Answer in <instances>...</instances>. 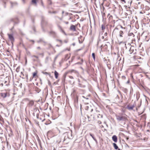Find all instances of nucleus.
I'll list each match as a JSON object with an SVG mask.
<instances>
[{
  "instance_id": "ddd939ff",
  "label": "nucleus",
  "mask_w": 150,
  "mask_h": 150,
  "mask_svg": "<svg viewBox=\"0 0 150 150\" xmlns=\"http://www.w3.org/2000/svg\"><path fill=\"white\" fill-rule=\"evenodd\" d=\"M28 105L29 106H32L34 105V101L33 100L30 101Z\"/></svg>"
},
{
  "instance_id": "72a5a7b5",
  "label": "nucleus",
  "mask_w": 150,
  "mask_h": 150,
  "mask_svg": "<svg viewBox=\"0 0 150 150\" xmlns=\"http://www.w3.org/2000/svg\"><path fill=\"white\" fill-rule=\"evenodd\" d=\"M79 86L80 87H84V86H82L80 83L79 84Z\"/></svg>"
},
{
  "instance_id": "0eeeda50",
  "label": "nucleus",
  "mask_w": 150,
  "mask_h": 150,
  "mask_svg": "<svg viewBox=\"0 0 150 150\" xmlns=\"http://www.w3.org/2000/svg\"><path fill=\"white\" fill-rule=\"evenodd\" d=\"M1 96L3 98H4L7 96H9V93L8 92L1 93Z\"/></svg>"
},
{
  "instance_id": "3c124183",
  "label": "nucleus",
  "mask_w": 150,
  "mask_h": 150,
  "mask_svg": "<svg viewBox=\"0 0 150 150\" xmlns=\"http://www.w3.org/2000/svg\"><path fill=\"white\" fill-rule=\"evenodd\" d=\"M30 41L33 42V43H34V41L33 40H30Z\"/></svg>"
},
{
  "instance_id": "09e8293b",
  "label": "nucleus",
  "mask_w": 150,
  "mask_h": 150,
  "mask_svg": "<svg viewBox=\"0 0 150 150\" xmlns=\"http://www.w3.org/2000/svg\"><path fill=\"white\" fill-rule=\"evenodd\" d=\"M2 106H3V104L0 103V107H1Z\"/></svg>"
},
{
  "instance_id": "423d86ee",
  "label": "nucleus",
  "mask_w": 150,
  "mask_h": 150,
  "mask_svg": "<svg viewBox=\"0 0 150 150\" xmlns=\"http://www.w3.org/2000/svg\"><path fill=\"white\" fill-rule=\"evenodd\" d=\"M11 21L14 23V24H17L18 23V20L17 17L13 18L10 19Z\"/></svg>"
},
{
  "instance_id": "13d9d810",
  "label": "nucleus",
  "mask_w": 150,
  "mask_h": 150,
  "mask_svg": "<svg viewBox=\"0 0 150 150\" xmlns=\"http://www.w3.org/2000/svg\"><path fill=\"white\" fill-rule=\"evenodd\" d=\"M81 62H82V63L83 62V59H81Z\"/></svg>"
},
{
  "instance_id": "2eb2a0df",
  "label": "nucleus",
  "mask_w": 150,
  "mask_h": 150,
  "mask_svg": "<svg viewBox=\"0 0 150 150\" xmlns=\"http://www.w3.org/2000/svg\"><path fill=\"white\" fill-rule=\"evenodd\" d=\"M119 36L120 37H123V35L124 34L122 30H120L119 31Z\"/></svg>"
},
{
  "instance_id": "f3484780",
  "label": "nucleus",
  "mask_w": 150,
  "mask_h": 150,
  "mask_svg": "<svg viewBox=\"0 0 150 150\" xmlns=\"http://www.w3.org/2000/svg\"><path fill=\"white\" fill-rule=\"evenodd\" d=\"M113 145L115 149H118V147L115 143H113Z\"/></svg>"
},
{
  "instance_id": "a19ab883",
  "label": "nucleus",
  "mask_w": 150,
  "mask_h": 150,
  "mask_svg": "<svg viewBox=\"0 0 150 150\" xmlns=\"http://www.w3.org/2000/svg\"><path fill=\"white\" fill-rule=\"evenodd\" d=\"M82 97L86 99H88V98L87 97H85L84 96H82Z\"/></svg>"
},
{
  "instance_id": "f03ea898",
  "label": "nucleus",
  "mask_w": 150,
  "mask_h": 150,
  "mask_svg": "<svg viewBox=\"0 0 150 150\" xmlns=\"http://www.w3.org/2000/svg\"><path fill=\"white\" fill-rule=\"evenodd\" d=\"M121 4L125 8H129L132 2V0H119Z\"/></svg>"
},
{
  "instance_id": "f8f14e48",
  "label": "nucleus",
  "mask_w": 150,
  "mask_h": 150,
  "mask_svg": "<svg viewBox=\"0 0 150 150\" xmlns=\"http://www.w3.org/2000/svg\"><path fill=\"white\" fill-rule=\"evenodd\" d=\"M70 29L71 30L74 31H75L76 30L75 26L73 25H71L70 27Z\"/></svg>"
},
{
  "instance_id": "9b49d317",
  "label": "nucleus",
  "mask_w": 150,
  "mask_h": 150,
  "mask_svg": "<svg viewBox=\"0 0 150 150\" xmlns=\"http://www.w3.org/2000/svg\"><path fill=\"white\" fill-rule=\"evenodd\" d=\"M68 72L71 73L74 72L76 74H78V72L77 71L74 69H71L69 70Z\"/></svg>"
},
{
  "instance_id": "c03bdc74",
  "label": "nucleus",
  "mask_w": 150,
  "mask_h": 150,
  "mask_svg": "<svg viewBox=\"0 0 150 150\" xmlns=\"http://www.w3.org/2000/svg\"><path fill=\"white\" fill-rule=\"evenodd\" d=\"M37 49L40 50L41 49L40 47H37Z\"/></svg>"
},
{
  "instance_id": "4be33fe9",
  "label": "nucleus",
  "mask_w": 150,
  "mask_h": 150,
  "mask_svg": "<svg viewBox=\"0 0 150 150\" xmlns=\"http://www.w3.org/2000/svg\"><path fill=\"white\" fill-rule=\"evenodd\" d=\"M105 28V27L103 24L101 25V29L102 30H103Z\"/></svg>"
},
{
  "instance_id": "412c9836",
  "label": "nucleus",
  "mask_w": 150,
  "mask_h": 150,
  "mask_svg": "<svg viewBox=\"0 0 150 150\" xmlns=\"http://www.w3.org/2000/svg\"><path fill=\"white\" fill-rule=\"evenodd\" d=\"M20 76H21V77H22V78L23 79H24L25 78V77H24V75L22 72H21Z\"/></svg>"
},
{
  "instance_id": "a878e982",
  "label": "nucleus",
  "mask_w": 150,
  "mask_h": 150,
  "mask_svg": "<svg viewBox=\"0 0 150 150\" xmlns=\"http://www.w3.org/2000/svg\"><path fill=\"white\" fill-rule=\"evenodd\" d=\"M92 56L93 59L95 60V54L94 53H93L92 54Z\"/></svg>"
},
{
  "instance_id": "338daca9",
  "label": "nucleus",
  "mask_w": 150,
  "mask_h": 150,
  "mask_svg": "<svg viewBox=\"0 0 150 150\" xmlns=\"http://www.w3.org/2000/svg\"><path fill=\"white\" fill-rule=\"evenodd\" d=\"M117 149V150H120V149H119L118 148V149Z\"/></svg>"
},
{
  "instance_id": "c85d7f7f",
  "label": "nucleus",
  "mask_w": 150,
  "mask_h": 150,
  "mask_svg": "<svg viewBox=\"0 0 150 150\" xmlns=\"http://www.w3.org/2000/svg\"><path fill=\"white\" fill-rule=\"evenodd\" d=\"M38 54L39 55H40L42 56V57H43L44 55L43 53H39Z\"/></svg>"
},
{
  "instance_id": "4d7b16f0",
  "label": "nucleus",
  "mask_w": 150,
  "mask_h": 150,
  "mask_svg": "<svg viewBox=\"0 0 150 150\" xmlns=\"http://www.w3.org/2000/svg\"><path fill=\"white\" fill-rule=\"evenodd\" d=\"M72 45H73L74 46L75 45V43H73L72 44Z\"/></svg>"
},
{
  "instance_id": "58836bf2",
  "label": "nucleus",
  "mask_w": 150,
  "mask_h": 150,
  "mask_svg": "<svg viewBox=\"0 0 150 150\" xmlns=\"http://www.w3.org/2000/svg\"><path fill=\"white\" fill-rule=\"evenodd\" d=\"M58 57V55H57L54 58V61Z\"/></svg>"
},
{
  "instance_id": "cd10ccee",
  "label": "nucleus",
  "mask_w": 150,
  "mask_h": 150,
  "mask_svg": "<svg viewBox=\"0 0 150 150\" xmlns=\"http://www.w3.org/2000/svg\"><path fill=\"white\" fill-rule=\"evenodd\" d=\"M89 107L87 106H86L85 107V109L86 110H88Z\"/></svg>"
},
{
  "instance_id": "5fc2aeb1",
  "label": "nucleus",
  "mask_w": 150,
  "mask_h": 150,
  "mask_svg": "<svg viewBox=\"0 0 150 150\" xmlns=\"http://www.w3.org/2000/svg\"><path fill=\"white\" fill-rule=\"evenodd\" d=\"M121 27L122 28H123L124 29H125V28L124 27V28H123L122 26H121Z\"/></svg>"
},
{
  "instance_id": "f257e3e1",
  "label": "nucleus",
  "mask_w": 150,
  "mask_h": 150,
  "mask_svg": "<svg viewBox=\"0 0 150 150\" xmlns=\"http://www.w3.org/2000/svg\"><path fill=\"white\" fill-rule=\"evenodd\" d=\"M117 120L119 121H125L127 120V115L123 113H119L115 115Z\"/></svg>"
},
{
  "instance_id": "c9c22d12",
  "label": "nucleus",
  "mask_w": 150,
  "mask_h": 150,
  "mask_svg": "<svg viewBox=\"0 0 150 150\" xmlns=\"http://www.w3.org/2000/svg\"><path fill=\"white\" fill-rule=\"evenodd\" d=\"M64 41L65 43H67L68 42V40H65Z\"/></svg>"
},
{
  "instance_id": "393cba45",
  "label": "nucleus",
  "mask_w": 150,
  "mask_h": 150,
  "mask_svg": "<svg viewBox=\"0 0 150 150\" xmlns=\"http://www.w3.org/2000/svg\"><path fill=\"white\" fill-rule=\"evenodd\" d=\"M37 72H35L33 73V77H34L37 75Z\"/></svg>"
},
{
  "instance_id": "6ab92c4d",
  "label": "nucleus",
  "mask_w": 150,
  "mask_h": 150,
  "mask_svg": "<svg viewBox=\"0 0 150 150\" xmlns=\"http://www.w3.org/2000/svg\"><path fill=\"white\" fill-rule=\"evenodd\" d=\"M70 57V55L68 54H67L65 55V59L66 60H67Z\"/></svg>"
},
{
  "instance_id": "4c0bfd02",
  "label": "nucleus",
  "mask_w": 150,
  "mask_h": 150,
  "mask_svg": "<svg viewBox=\"0 0 150 150\" xmlns=\"http://www.w3.org/2000/svg\"><path fill=\"white\" fill-rule=\"evenodd\" d=\"M33 57H35L37 59H38V56H36L33 55Z\"/></svg>"
},
{
  "instance_id": "473e14b6",
  "label": "nucleus",
  "mask_w": 150,
  "mask_h": 150,
  "mask_svg": "<svg viewBox=\"0 0 150 150\" xmlns=\"http://www.w3.org/2000/svg\"><path fill=\"white\" fill-rule=\"evenodd\" d=\"M62 33H64V34L66 35L64 31L62 29V30H60Z\"/></svg>"
},
{
  "instance_id": "f704fd0d",
  "label": "nucleus",
  "mask_w": 150,
  "mask_h": 150,
  "mask_svg": "<svg viewBox=\"0 0 150 150\" xmlns=\"http://www.w3.org/2000/svg\"><path fill=\"white\" fill-rule=\"evenodd\" d=\"M57 41L59 42L61 44L62 43V41L61 40H57Z\"/></svg>"
},
{
  "instance_id": "6e6d98bb",
  "label": "nucleus",
  "mask_w": 150,
  "mask_h": 150,
  "mask_svg": "<svg viewBox=\"0 0 150 150\" xmlns=\"http://www.w3.org/2000/svg\"><path fill=\"white\" fill-rule=\"evenodd\" d=\"M7 83V81H5L4 82V83L5 84H6Z\"/></svg>"
},
{
  "instance_id": "ea45409f",
  "label": "nucleus",
  "mask_w": 150,
  "mask_h": 150,
  "mask_svg": "<svg viewBox=\"0 0 150 150\" xmlns=\"http://www.w3.org/2000/svg\"><path fill=\"white\" fill-rule=\"evenodd\" d=\"M69 77L71 79H73V77L72 76H69Z\"/></svg>"
},
{
  "instance_id": "864d4df0",
  "label": "nucleus",
  "mask_w": 150,
  "mask_h": 150,
  "mask_svg": "<svg viewBox=\"0 0 150 150\" xmlns=\"http://www.w3.org/2000/svg\"><path fill=\"white\" fill-rule=\"evenodd\" d=\"M22 0V1H23V3H25V0Z\"/></svg>"
},
{
  "instance_id": "b1692460",
  "label": "nucleus",
  "mask_w": 150,
  "mask_h": 150,
  "mask_svg": "<svg viewBox=\"0 0 150 150\" xmlns=\"http://www.w3.org/2000/svg\"><path fill=\"white\" fill-rule=\"evenodd\" d=\"M128 36H134V34H133V33H129L128 34Z\"/></svg>"
},
{
  "instance_id": "9d476101",
  "label": "nucleus",
  "mask_w": 150,
  "mask_h": 150,
  "mask_svg": "<svg viewBox=\"0 0 150 150\" xmlns=\"http://www.w3.org/2000/svg\"><path fill=\"white\" fill-rule=\"evenodd\" d=\"M112 139L115 142H117V137L115 135H113L112 137Z\"/></svg>"
},
{
  "instance_id": "0e129e2a",
  "label": "nucleus",
  "mask_w": 150,
  "mask_h": 150,
  "mask_svg": "<svg viewBox=\"0 0 150 150\" xmlns=\"http://www.w3.org/2000/svg\"><path fill=\"white\" fill-rule=\"evenodd\" d=\"M105 15V13H104L103 14V16H104V15Z\"/></svg>"
},
{
  "instance_id": "5701e85b",
  "label": "nucleus",
  "mask_w": 150,
  "mask_h": 150,
  "mask_svg": "<svg viewBox=\"0 0 150 150\" xmlns=\"http://www.w3.org/2000/svg\"><path fill=\"white\" fill-rule=\"evenodd\" d=\"M47 3L49 5H51L52 4V2L51 0H47Z\"/></svg>"
},
{
  "instance_id": "8fccbe9b",
  "label": "nucleus",
  "mask_w": 150,
  "mask_h": 150,
  "mask_svg": "<svg viewBox=\"0 0 150 150\" xmlns=\"http://www.w3.org/2000/svg\"><path fill=\"white\" fill-rule=\"evenodd\" d=\"M30 41L33 42V43H34V41L33 40H30Z\"/></svg>"
},
{
  "instance_id": "39448f33",
  "label": "nucleus",
  "mask_w": 150,
  "mask_h": 150,
  "mask_svg": "<svg viewBox=\"0 0 150 150\" xmlns=\"http://www.w3.org/2000/svg\"><path fill=\"white\" fill-rule=\"evenodd\" d=\"M8 35L9 39L11 41L12 44H13L14 40V39L13 35L11 34H8Z\"/></svg>"
},
{
  "instance_id": "1a4fd4ad",
  "label": "nucleus",
  "mask_w": 150,
  "mask_h": 150,
  "mask_svg": "<svg viewBox=\"0 0 150 150\" xmlns=\"http://www.w3.org/2000/svg\"><path fill=\"white\" fill-rule=\"evenodd\" d=\"M49 34L53 37H55L56 35V33L54 31H51L49 32Z\"/></svg>"
},
{
  "instance_id": "e433bc0d",
  "label": "nucleus",
  "mask_w": 150,
  "mask_h": 150,
  "mask_svg": "<svg viewBox=\"0 0 150 150\" xmlns=\"http://www.w3.org/2000/svg\"><path fill=\"white\" fill-rule=\"evenodd\" d=\"M16 71L17 72H18L19 71V68L18 67L16 69Z\"/></svg>"
},
{
  "instance_id": "49530a36",
  "label": "nucleus",
  "mask_w": 150,
  "mask_h": 150,
  "mask_svg": "<svg viewBox=\"0 0 150 150\" xmlns=\"http://www.w3.org/2000/svg\"><path fill=\"white\" fill-rule=\"evenodd\" d=\"M65 23H66L67 24L69 23V22L68 21L67 22H65Z\"/></svg>"
},
{
  "instance_id": "aec40b11",
  "label": "nucleus",
  "mask_w": 150,
  "mask_h": 150,
  "mask_svg": "<svg viewBox=\"0 0 150 150\" xmlns=\"http://www.w3.org/2000/svg\"><path fill=\"white\" fill-rule=\"evenodd\" d=\"M32 3L35 4V6L36 5L37 2L36 0H32Z\"/></svg>"
},
{
  "instance_id": "c756f323",
  "label": "nucleus",
  "mask_w": 150,
  "mask_h": 150,
  "mask_svg": "<svg viewBox=\"0 0 150 150\" xmlns=\"http://www.w3.org/2000/svg\"><path fill=\"white\" fill-rule=\"evenodd\" d=\"M58 28H59V29L61 30H62V27L60 26L59 25H58Z\"/></svg>"
},
{
  "instance_id": "dca6fc26",
  "label": "nucleus",
  "mask_w": 150,
  "mask_h": 150,
  "mask_svg": "<svg viewBox=\"0 0 150 150\" xmlns=\"http://www.w3.org/2000/svg\"><path fill=\"white\" fill-rule=\"evenodd\" d=\"M58 73L56 71H54V75L55 78L56 79H57L58 77Z\"/></svg>"
},
{
  "instance_id": "69168bd1",
  "label": "nucleus",
  "mask_w": 150,
  "mask_h": 150,
  "mask_svg": "<svg viewBox=\"0 0 150 150\" xmlns=\"http://www.w3.org/2000/svg\"><path fill=\"white\" fill-rule=\"evenodd\" d=\"M93 110V109H92L91 110V112H92Z\"/></svg>"
},
{
  "instance_id": "7ed1b4c3",
  "label": "nucleus",
  "mask_w": 150,
  "mask_h": 150,
  "mask_svg": "<svg viewBox=\"0 0 150 150\" xmlns=\"http://www.w3.org/2000/svg\"><path fill=\"white\" fill-rule=\"evenodd\" d=\"M128 45L130 47L129 50L130 54H136V49L135 48L134 46H131L129 44H128Z\"/></svg>"
},
{
  "instance_id": "2f4dec72",
  "label": "nucleus",
  "mask_w": 150,
  "mask_h": 150,
  "mask_svg": "<svg viewBox=\"0 0 150 150\" xmlns=\"http://www.w3.org/2000/svg\"><path fill=\"white\" fill-rule=\"evenodd\" d=\"M43 73L45 74H48V75H50V73H48L47 72H43Z\"/></svg>"
},
{
  "instance_id": "e2e57ef3",
  "label": "nucleus",
  "mask_w": 150,
  "mask_h": 150,
  "mask_svg": "<svg viewBox=\"0 0 150 150\" xmlns=\"http://www.w3.org/2000/svg\"><path fill=\"white\" fill-rule=\"evenodd\" d=\"M102 39H103V38H104V36H102Z\"/></svg>"
},
{
  "instance_id": "052dcab7",
  "label": "nucleus",
  "mask_w": 150,
  "mask_h": 150,
  "mask_svg": "<svg viewBox=\"0 0 150 150\" xmlns=\"http://www.w3.org/2000/svg\"><path fill=\"white\" fill-rule=\"evenodd\" d=\"M111 17H112V16H111V15L110 16L109 18H110Z\"/></svg>"
},
{
  "instance_id": "a18cd8bd",
  "label": "nucleus",
  "mask_w": 150,
  "mask_h": 150,
  "mask_svg": "<svg viewBox=\"0 0 150 150\" xmlns=\"http://www.w3.org/2000/svg\"><path fill=\"white\" fill-rule=\"evenodd\" d=\"M104 35L105 36H106L107 35V33H105Z\"/></svg>"
},
{
  "instance_id": "bb28decb",
  "label": "nucleus",
  "mask_w": 150,
  "mask_h": 150,
  "mask_svg": "<svg viewBox=\"0 0 150 150\" xmlns=\"http://www.w3.org/2000/svg\"><path fill=\"white\" fill-rule=\"evenodd\" d=\"M57 129L59 130V132H60V131H62V129H64L63 128H62V127H60V129H58V128H57Z\"/></svg>"
},
{
  "instance_id": "37998d69",
  "label": "nucleus",
  "mask_w": 150,
  "mask_h": 150,
  "mask_svg": "<svg viewBox=\"0 0 150 150\" xmlns=\"http://www.w3.org/2000/svg\"><path fill=\"white\" fill-rule=\"evenodd\" d=\"M25 77H26V78L28 79V75L27 74H25Z\"/></svg>"
},
{
  "instance_id": "774afa93",
  "label": "nucleus",
  "mask_w": 150,
  "mask_h": 150,
  "mask_svg": "<svg viewBox=\"0 0 150 150\" xmlns=\"http://www.w3.org/2000/svg\"><path fill=\"white\" fill-rule=\"evenodd\" d=\"M140 13H142V12H140Z\"/></svg>"
},
{
  "instance_id": "bf43d9fd",
  "label": "nucleus",
  "mask_w": 150,
  "mask_h": 150,
  "mask_svg": "<svg viewBox=\"0 0 150 150\" xmlns=\"http://www.w3.org/2000/svg\"><path fill=\"white\" fill-rule=\"evenodd\" d=\"M129 81H128L127 82V83H129Z\"/></svg>"
},
{
  "instance_id": "6e6552de",
  "label": "nucleus",
  "mask_w": 150,
  "mask_h": 150,
  "mask_svg": "<svg viewBox=\"0 0 150 150\" xmlns=\"http://www.w3.org/2000/svg\"><path fill=\"white\" fill-rule=\"evenodd\" d=\"M135 107L134 105H133L131 106H130L129 105H128L126 108L127 109L129 110H132L133 108Z\"/></svg>"
},
{
  "instance_id": "680f3d73",
  "label": "nucleus",
  "mask_w": 150,
  "mask_h": 150,
  "mask_svg": "<svg viewBox=\"0 0 150 150\" xmlns=\"http://www.w3.org/2000/svg\"><path fill=\"white\" fill-rule=\"evenodd\" d=\"M116 29H117V28H115L114 30V31H115V30Z\"/></svg>"
},
{
  "instance_id": "603ef678",
  "label": "nucleus",
  "mask_w": 150,
  "mask_h": 150,
  "mask_svg": "<svg viewBox=\"0 0 150 150\" xmlns=\"http://www.w3.org/2000/svg\"><path fill=\"white\" fill-rule=\"evenodd\" d=\"M0 86H3V83H1L0 84Z\"/></svg>"
},
{
  "instance_id": "20e7f679",
  "label": "nucleus",
  "mask_w": 150,
  "mask_h": 150,
  "mask_svg": "<svg viewBox=\"0 0 150 150\" xmlns=\"http://www.w3.org/2000/svg\"><path fill=\"white\" fill-rule=\"evenodd\" d=\"M41 25L43 31H44V29L43 27V26L44 25H46L47 23V21H46L45 19V18L42 16V17L41 19Z\"/></svg>"
},
{
  "instance_id": "4468645a",
  "label": "nucleus",
  "mask_w": 150,
  "mask_h": 150,
  "mask_svg": "<svg viewBox=\"0 0 150 150\" xmlns=\"http://www.w3.org/2000/svg\"><path fill=\"white\" fill-rule=\"evenodd\" d=\"M90 135L92 137L93 140L95 141V142L97 143V141L96 139V138L94 137L93 135L91 133L90 134Z\"/></svg>"
},
{
  "instance_id": "79ce46f5",
  "label": "nucleus",
  "mask_w": 150,
  "mask_h": 150,
  "mask_svg": "<svg viewBox=\"0 0 150 150\" xmlns=\"http://www.w3.org/2000/svg\"><path fill=\"white\" fill-rule=\"evenodd\" d=\"M98 122L99 124H101V122L100 121H98Z\"/></svg>"
},
{
  "instance_id": "de8ad7c7",
  "label": "nucleus",
  "mask_w": 150,
  "mask_h": 150,
  "mask_svg": "<svg viewBox=\"0 0 150 150\" xmlns=\"http://www.w3.org/2000/svg\"><path fill=\"white\" fill-rule=\"evenodd\" d=\"M72 131L71 130V131H70V134H71V137H72Z\"/></svg>"
},
{
  "instance_id": "a211bd4d",
  "label": "nucleus",
  "mask_w": 150,
  "mask_h": 150,
  "mask_svg": "<svg viewBox=\"0 0 150 150\" xmlns=\"http://www.w3.org/2000/svg\"><path fill=\"white\" fill-rule=\"evenodd\" d=\"M11 6H12V7H13L15 6H16L17 4L16 2L12 3V2H11Z\"/></svg>"
},
{
  "instance_id": "7c9ffc66",
  "label": "nucleus",
  "mask_w": 150,
  "mask_h": 150,
  "mask_svg": "<svg viewBox=\"0 0 150 150\" xmlns=\"http://www.w3.org/2000/svg\"><path fill=\"white\" fill-rule=\"evenodd\" d=\"M20 44H21V45H22V46H23V47H24V48H25V49L26 50V48H25V46L24 45L23 43H22L21 42H20Z\"/></svg>"
}]
</instances>
